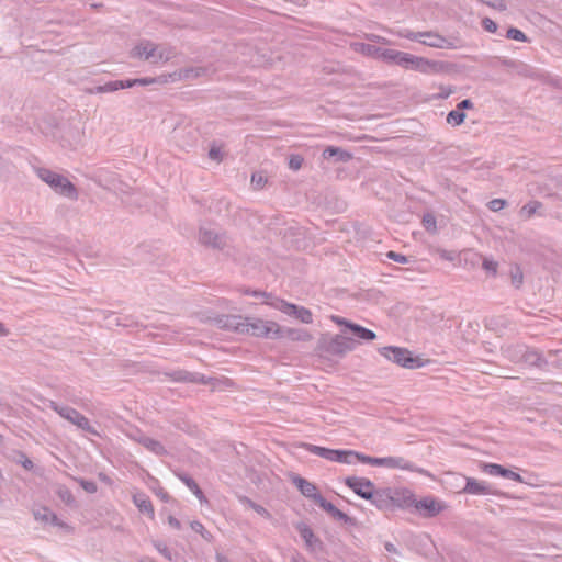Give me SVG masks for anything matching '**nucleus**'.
Instances as JSON below:
<instances>
[{
    "label": "nucleus",
    "instance_id": "4",
    "mask_svg": "<svg viewBox=\"0 0 562 562\" xmlns=\"http://www.w3.org/2000/svg\"><path fill=\"white\" fill-rule=\"evenodd\" d=\"M50 125L53 126L52 135L61 147L75 149L80 144L82 132L78 125L70 121L56 122L55 119H52Z\"/></svg>",
    "mask_w": 562,
    "mask_h": 562
},
{
    "label": "nucleus",
    "instance_id": "27",
    "mask_svg": "<svg viewBox=\"0 0 562 562\" xmlns=\"http://www.w3.org/2000/svg\"><path fill=\"white\" fill-rule=\"evenodd\" d=\"M522 362L540 370H549V359L546 358L538 349H530L527 346H525Z\"/></svg>",
    "mask_w": 562,
    "mask_h": 562
},
{
    "label": "nucleus",
    "instance_id": "48",
    "mask_svg": "<svg viewBox=\"0 0 562 562\" xmlns=\"http://www.w3.org/2000/svg\"><path fill=\"white\" fill-rule=\"evenodd\" d=\"M549 367L561 368L562 366V350H549L548 356Z\"/></svg>",
    "mask_w": 562,
    "mask_h": 562
},
{
    "label": "nucleus",
    "instance_id": "39",
    "mask_svg": "<svg viewBox=\"0 0 562 562\" xmlns=\"http://www.w3.org/2000/svg\"><path fill=\"white\" fill-rule=\"evenodd\" d=\"M238 501H239L243 505H245V506H247V507H249V508L254 509V510H255L257 514H259L260 516H262V517H265V518H270V517H271L270 513H269V512H268V510H267L262 505L255 503V502H254L252 499H250L248 496L239 495V496H238Z\"/></svg>",
    "mask_w": 562,
    "mask_h": 562
},
{
    "label": "nucleus",
    "instance_id": "23",
    "mask_svg": "<svg viewBox=\"0 0 562 562\" xmlns=\"http://www.w3.org/2000/svg\"><path fill=\"white\" fill-rule=\"evenodd\" d=\"M130 437L134 441H136L139 445H142L143 447H145L150 452L155 453L156 456H166L168 453L166 448L164 447V445L160 441L146 436L138 429H136L134 432L130 434Z\"/></svg>",
    "mask_w": 562,
    "mask_h": 562
},
{
    "label": "nucleus",
    "instance_id": "60",
    "mask_svg": "<svg viewBox=\"0 0 562 562\" xmlns=\"http://www.w3.org/2000/svg\"><path fill=\"white\" fill-rule=\"evenodd\" d=\"M207 155H209L210 159L218 161V162L222 161V159H223V154H222L221 148L215 145L211 146Z\"/></svg>",
    "mask_w": 562,
    "mask_h": 562
},
{
    "label": "nucleus",
    "instance_id": "41",
    "mask_svg": "<svg viewBox=\"0 0 562 562\" xmlns=\"http://www.w3.org/2000/svg\"><path fill=\"white\" fill-rule=\"evenodd\" d=\"M56 494L67 506L76 505V499L71 491L65 485H59L56 490Z\"/></svg>",
    "mask_w": 562,
    "mask_h": 562
},
{
    "label": "nucleus",
    "instance_id": "31",
    "mask_svg": "<svg viewBox=\"0 0 562 562\" xmlns=\"http://www.w3.org/2000/svg\"><path fill=\"white\" fill-rule=\"evenodd\" d=\"M176 475L199 498L201 503L207 502L203 491L191 475L184 472H177Z\"/></svg>",
    "mask_w": 562,
    "mask_h": 562
},
{
    "label": "nucleus",
    "instance_id": "53",
    "mask_svg": "<svg viewBox=\"0 0 562 562\" xmlns=\"http://www.w3.org/2000/svg\"><path fill=\"white\" fill-rule=\"evenodd\" d=\"M303 161L304 159L301 155L292 154L289 157L288 166L291 170L297 171L299 169H301Z\"/></svg>",
    "mask_w": 562,
    "mask_h": 562
},
{
    "label": "nucleus",
    "instance_id": "45",
    "mask_svg": "<svg viewBox=\"0 0 562 562\" xmlns=\"http://www.w3.org/2000/svg\"><path fill=\"white\" fill-rule=\"evenodd\" d=\"M215 380L216 379L205 376L204 374L199 372H191L190 383L213 385Z\"/></svg>",
    "mask_w": 562,
    "mask_h": 562
},
{
    "label": "nucleus",
    "instance_id": "9",
    "mask_svg": "<svg viewBox=\"0 0 562 562\" xmlns=\"http://www.w3.org/2000/svg\"><path fill=\"white\" fill-rule=\"evenodd\" d=\"M390 66H400L407 70H425L427 61L423 58L415 57L408 53L398 52L395 49H386L385 58L383 59Z\"/></svg>",
    "mask_w": 562,
    "mask_h": 562
},
{
    "label": "nucleus",
    "instance_id": "28",
    "mask_svg": "<svg viewBox=\"0 0 562 562\" xmlns=\"http://www.w3.org/2000/svg\"><path fill=\"white\" fill-rule=\"evenodd\" d=\"M323 158L333 162H348L352 159V154L341 147L327 146L324 148Z\"/></svg>",
    "mask_w": 562,
    "mask_h": 562
},
{
    "label": "nucleus",
    "instance_id": "12",
    "mask_svg": "<svg viewBox=\"0 0 562 562\" xmlns=\"http://www.w3.org/2000/svg\"><path fill=\"white\" fill-rule=\"evenodd\" d=\"M266 303L289 316L295 317L296 319L301 321L304 324L313 323L312 312L304 306H300V305L286 302L282 299H278V297H276L271 302H266Z\"/></svg>",
    "mask_w": 562,
    "mask_h": 562
},
{
    "label": "nucleus",
    "instance_id": "51",
    "mask_svg": "<svg viewBox=\"0 0 562 562\" xmlns=\"http://www.w3.org/2000/svg\"><path fill=\"white\" fill-rule=\"evenodd\" d=\"M535 78L537 79H540L541 81L546 82V83H550L559 89H562V87L560 86L559 83V79H554V78H551L549 76V74L547 72H537V71H533V72H530Z\"/></svg>",
    "mask_w": 562,
    "mask_h": 562
},
{
    "label": "nucleus",
    "instance_id": "55",
    "mask_svg": "<svg viewBox=\"0 0 562 562\" xmlns=\"http://www.w3.org/2000/svg\"><path fill=\"white\" fill-rule=\"evenodd\" d=\"M506 36L510 40H515V41H519V42L527 41L525 33L516 27H509L506 32Z\"/></svg>",
    "mask_w": 562,
    "mask_h": 562
},
{
    "label": "nucleus",
    "instance_id": "36",
    "mask_svg": "<svg viewBox=\"0 0 562 562\" xmlns=\"http://www.w3.org/2000/svg\"><path fill=\"white\" fill-rule=\"evenodd\" d=\"M505 357L510 360L512 362H522L524 360V352H525V345L517 344V345H510L507 346L505 349H503Z\"/></svg>",
    "mask_w": 562,
    "mask_h": 562
},
{
    "label": "nucleus",
    "instance_id": "1",
    "mask_svg": "<svg viewBox=\"0 0 562 562\" xmlns=\"http://www.w3.org/2000/svg\"><path fill=\"white\" fill-rule=\"evenodd\" d=\"M200 72H167L161 74L157 77H145L138 79H124L105 82L104 85H98L93 88L88 89L90 93H104L114 92L120 89L133 88L136 86L145 87L151 83L165 85L168 82H175L181 79L196 78Z\"/></svg>",
    "mask_w": 562,
    "mask_h": 562
},
{
    "label": "nucleus",
    "instance_id": "56",
    "mask_svg": "<svg viewBox=\"0 0 562 562\" xmlns=\"http://www.w3.org/2000/svg\"><path fill=\"white\" fill-rule=\"evenodd\" d=\"M389 259L393 260V261H396L398 263H408L411 262V257H407L403 254H400V252H395L393 250H390L386 252L385 255Z\"/></svg>",
    "mask_w": 562,
    "mask_h": 562
},
{
    "label": "nucleus",
    "instance_id": "34",
    "mask_svg": "<svg viewBox=\"0 0 562 562\" xmlns=\"http://www.w3.org/2000/svg\"><path fill=\"white\" fill-rule=\"evenodd\" d=\"M356 50L362 53L366 56L383 60L385 58L386 49L372 44L358 43L356 44Z\"/></svg>",
    "mask_w": 562,
    "mask_h": 562
},
{
    "label": "nucleus",
    "instance_id": "43",
    "mask_svg": "<svg viewBox=\"0 0 562 562\" xmlns=\"http://www.w3.org/2000/svg\"><path fill=\"white\" fill-rule=\"evenodd\" d=\"M166 375L175 382L190 383L191 372L187 370H175L167 372Z\"/></svg>",
    "mask_w": 562,
    "mask_h": 562
},
{
    "label": "nucleus",
    "instance_id": "42",
    "mask_svg": "<svg viewBox=\"0 0 562 562\" xmlns=\"http://www.w3.org/2000/svg\"><path fill=\"white\" fill-rule=\"evenodd\" d=\"M446 120L452 126H460L465 120V113L456 108L448 113Z\"/></svg>",
    "mask_w": 562,
    "mask_h": 562
},
{
    "label": "nucleus",
    "instance_id": "18",
    "mask_svg": "<svg viewBox=\"0 0 562 562\" xmlns=\"http://www.w3.org/2000/svg\"><path fill=\"white\" fill-rule=\"evenodd\" d=\"M317 505L336 521H340L344 525L350 527H356L358 525V520L355 517H350L342 510L338 509L331 502L327 501L324 496H318Z\"/></svg>",
    "mask_w": 562,
    "mask_h": 562
},
{
    "label": "nucleus",
    "instance_id": "46",
    "mask_svg": "<svg viewBox=\"0 0 562 562\" xmlns=\"http://www.w3.org/2000/svg\"><path fill=\"white\" fill-rule=\"evenodd\" d=\"M190 527L192 528L193 531L200 533L204 540H206L209 542L212 541V539H213L212 533L210 531H207L200 521H198V520L191 521Z\"/></svg>",
    "mask_w": 562,
    "mask_h": 562
},
{
    "label": "nucleus",
    "instance_id": "32",
    "mask_svg": "<svg viewBox=\"0 0 562 562\" xmlns=\"http://www.w3.org/2000/svg\"><path fill=\"white\" fill-rule=\"evenodd\" d=\"M133 502L142 514L148 515L150 518H154L155 510L153 503L145 493L135 494L133 496Z\"/></svg>",
    "mask_w": 562,
    "mask_h": 562
},
{
    "label": "nucleus",
    "instance_id": "13",
    "mask_svg": "<svg viewBox=\"0 0 562 562\" xmlns=\"http://www.w3.org/2000/svg\"><path fill=\"white\" fill-rule=\"evenodd\" d=\"M413 508L424 518H434L447 508V504L435 496H425L420 499L414 497Z\"/></svg>",
    "mask_w": 562,
    "mask_h": 562
},
{
    "label": "nucleus",
    "instance_id": "3",
    "mask_svg": "<svg viewBox=\"0 0 562 562\" xmlns=\"http://www.w3.org/2000/svg\"><path fill=\"white\" fill-rule=\"evenodd\" d=\"M36 173L38 178L47 183L56 193L70 200H77L78 190L76 186L65 176L47 168H38Z\"/></svg>",
    "mask_w": 562,
    "mask_h": 562
},
{
    "label": "nucleus",
    "instance_id": "64",
    "mask_svg": "<svg viewBox=\"0 0 562 562\" xmlns=\"http://www.w3.org/2000/svg\"><path fill=\"white\" fill-rule=\"evenodd\" d=\"M482 27L490 33H495L497 30V24L492 19L484 18L482 20Z\"/></svg>",
    "mask_w": 562,
    "mask_h": 562
},
{
    "label": "nucleus",
    "instance_id": "61",
    "mask_svg": "<svg viewBox=\"0 0 562 562\" xmlns=\"http://www.w3.org/2000/svg\"><path fill=\"white\" fill-rule=\"evenodd\" d=\"M456 91V88L452 86H440V92L434 98L436 99H447L450 94H452Z\"/></svg>",
    "mask_w": 562,
    "mask_h": 562
},
{
    "label": "nucleus",
    "instance_id": "24",
    "mask_svg": "<svg viewBox=\"0 0 562 562\" xmlns=\"http://www.w3.org/2000/svg\"><path fill=\"white\" fill-rule=\"evenodd\" d=\"M276 339L286 338L291 341H310L313 336L304 328L282 327L279 324L274 330Z\"/></svg>",
    "mask_w": 562,
    "mask_h": 562
},
{
    "label": "nucleus",
    "instance_id": "6",
    "mask_svg": "<svg viewBox=\"0 0 562 562\" xmlns=\"http://www.w3.org/2000/svg\"><path fill=\"white\" fill-rule=\"evenodd\" d=\"M379 352L387 360L406 369H417L425 364L422 358L414 356L412 351L403 347L386 346L379 348Z\"/></svg>",
    "mask_w": 562,
    "mask_h": 562
},
{
    "label": "nucleus",
    "instance_id": "2",
    "mask_svg": "<svg viewBox=\"0 0 562 562\" xmlns=\"http://www.w3.org/2000/svg\"><path fill=\"white\" fill-rule=\"evenodd\" d=\"M356 346L357 341L345 334L335 335L334 337L329 334H323L317 341L315 352L319 356L329 355L341 358L347 352L352 351Z\"/></svg>",
    "mask_w": 562,
    "mask_h": 562
},
{
    "label": "nucleus",
    "instance_id": "10",
    "mask_svg": "<svg viewBox=\"0 0 562 562\" xmlns=\"http://www.w3.org/2000/svg\"><path fill=\"white\" fill-rule=\"evenodd\" d=\"M331 321L341 328V333L363 341H372L376 338V334L359 324H356L345 317L333 315Z\"/></svg>",
    "mask_w": 562,
    "mask_h": 562
},
{
    "label": "nucleus",
    "instance_id": "11",
    "mask_svg": "<svg viewBox=\"0 0 562 562\" xmlns=\"http://www.w3.org/2000/svg\"><path fill=\"white\" fill-rule=\"evenodd\" d=\"M278 323L273 321H263L261 318L246 317L244 334L257 337V338H270L276 339L274 330Z\"/></svg>",
    "mask_w": 562,
    "mask_h": 562
},
{
    "label": "nucleus",
    "instance_id": "38",
    "mask_svg": "<svg viewBox=\"0 0 562 562\" xmlns=\"http://www.w3.org/2000/svg\"><path fill=\"white\" fill-rule=\"evenodd\" d=\"M359 454L360 452L355 450L335 449L331 461L345 464H352L353 460H348V457H356V459L358 460Z\"/></svg>",
    "mask_w": 562,
    "mask_h": 562
},
{
    "label": "nucleus",
    "instance_id": "50",
    "mask_svg": "<svg viewBox=\"0 0 562 562\" xmlns=\"http://www.w3.org/2000/svg\"><path fill=\"white\" fill-rule=\"evenodd\" d=\"M87 493L93 494L98 491V485L94 481H88L82 477L74 479Z\"/></svg>",
    "mask_w": 562,
    "mask_h": 562
},
{
    "label": "nucleus",
    "instance_id": "19",
    "mask_svg": "<svg viewBox=\"0 0 562 562\" xmlns=\"http://www.w3.org/2000/svg\"><path fill=\"white\" fill-rule=\"evenodd\" d=\"M317 505L336 521H340L344 525L350 527H356L358 525V520L355 517H350L342 510L338 509L331 502L327 501L324 496H318Z\"/></svg>",
    "mask_w": 562,
    "mask_h": 562
},
{
    "label": "nucleus",
    "instance_id": "35",
    "mask_svg": "<svg viewBox=\"0 0 562 562\" xmlns=\"http://www.w3.org/2000/svg\"><path fill=\"white\" fill-rule=\"evenodd\" d=\"M9 459L12 462L22 465L26 471H33L35 468L33 461L30 460L26 453L21 450L13 449L9 456Z\"/></svg>",
    "mask_w": 562,
    "mask_h": 562
},
{
    "label": "nucleus",
    "instance_id": "7",
    "mask_svg": "<svg viewBox=\"0 0 562 562\" xmlns=\"http://www.w3.org/2000/svg\"><path fill=\"white\" fill-rule=\"evenodd\" d=\"M49 407L60 417L76 425L78 428L93 436H100L98 430L90 424V420L76 408L70 406H61L54 401H50Z\"/></svg>",
    "mask_w": 562,
    "mask_h": 562
},
{
    "label": "nucleus",
    "instance_id": "17",
    "mask_svg": "<svg viewBox=\"0 0 562 562\" xmlns=\"http://www.w3.org/2000/svg\"><path fill=\"white\" fill-rule=\"evenodd\" d=\"M288 479L300 491V493L303 496L313 499L314 503L317 505L318 496L323 495L318 492V487L314 483L310 482L305 477L294 472H290L288 474Z\"/></svg>",
    "mask_w": 562,
    "mask_h": 562
},
{
    "label": "nucleus",
    "instance_id": "49",
    "mask_svg": "<svg viewBox=\"0 0 562 562\" xmlns=\"http://www.w3.org/2000/svg\"><path fill=\"white\" fill-rule=\"evenodd\" d=\"M542 203L539 201H530L522 206L521 212L525 213L527 217H530L536 214L539 209H542Z\"/></svg>",
    "mask_w": 562,
    "mask_h": 562
},
{
    "label": "nucleus",
    "instance_id": "16",
    "mask_svg": "<svg viewBox=\"0 0 562 562\" xmlns=\"http://www.w3.org/2000/svg\"><path fill=\"white\" fill-rule=\"evenodd\" d=\"M295 529L304 540L305 547L310 552L316 553L325 551L324 542L314 533L308 525L301 521L295 525Z\"/></svg>",
    "mask_w": 562,
    "mask_h": 562
},
{
    "label": "nucleus",
    "instance_id": "29",
    "mask_svg": "<svg viewBox=\"0 0 562 562\" xmlns=\"http://www.w3.org/2000/svg\"><path fill=\"white\" fill-rule=\"evenodd\" d=\"M383 461H384L383 467L393 468V469L398 468V469H403V470L418 472L422 474H427V471H425L423 469H418L414 463L405 460L402 457H385V458H383Z\"/></svg>",
    "mask_w": 562,
    "mask_h": 562
},
{
    "label": "nucleus",
    "instance_id": "25",
    "mask_svg": "<svg viewBox=\"0 0 562 562\" xmlns=\"http://www.w3.org/2000/svg\"><path fill=\"white\" fill-rule=\"evenodd\" d=\"M391 487L374 488L371 498H368L379 510L392 512Z\"/></svg>",
    "mask_w": 562,
    "mask_h": 562
},
{
    "label": "nucleus",
    "instance_id": "15",
    "mask_svg": "<svg viewBox=\"0 0 562 562\" xmlns=\"http://www.w3.org/2000/svg\"><path fill=\"white\" fill-rule=\"evenodd\" d=\"M344 483L355 494H357L359 497L366 501H368V498H371L372 492L375 488L374 483L367 477L347 476L345 477Z\"/></svg>",
    "mask_w": 562,
    "mask_h": 562
},
{
    "label": "nucleus",
    "instance_id": "37",
    "mask_svg": "<svg viewBox=\"0 0 562 562\" xmlns=\"http://www.w3.org/2000/svg\"><path fill=\"white\" fill-rule=\"evenodd\" d=\"M302 447L310 453L315 454L317 457L324 458L326 460L331 461L334 456V450L330 448L316 446L312 443H303Z\"/></svg>",
    "mask_w": 562,
    "mask_h": 562
},
{
    "label": "nucleus",
    "instance_id": "59",
    "mask_svg": "<svg viewBox=\"0 0 562 562\" xmlns=\"http://www.w3.org/2000/svg\"><path fill=\"white\" fill-rule=\"evenodd\" d=\"M479 1L491 7V8L497 9L499 11H505L507 9V5L504 0H479Z\"/></svg>",
    "mask_w": 562,
    "mask_h": 562
},
{
    "label": "nucleus",
    "instance_id": "44",
    "mask_svg": "<svg viewBox=\"0 0 562 562\" xmlns=\"http://www.w3.org/2000/svg\"><path fill=\"white\" fill-rule=\"evenodd\" d=\"M424 228L428 233H435L437 229V221L432 213H425L422 218Z\"/></svg>",
    "mask_w": 562,
    "mask_h": 562
},
{
    "label": "nucleus",
    "instance_id": "33",
    "mask_svg": "<svg viewBox=\"0 0 562 562\" xmlns=\"http://www.w3.org/2000/svg\"><path fill=\"white\" fill-rule=\"evenodd\" d=\"M419 43L430 47L443 48L449 44V41L434 32H422Z\"/></svg>",
    "mask_w": 562,
    "mask_h": 562
},
{
    "label": "nucleus",
    "instance_id": "26",
    "mask_svg": "<svg viewBox=\"0 0 562 562\" xmlns=\"http://www.w3.org/2000/svg\"><path fill=\"white\" fill-rule=\"evenodd\" d=\"M91 179L103 189L110 190L119 181L117 175L114 171L104 167H99L93 171Z\"/></svg>",
    "mask_w": 562,
    "mask_h": 562
},
{
    "label": "nucleus",
    "instance_id": "47",
    "mask_svg": "<svg viewBox=\"0 0 562 562\" xmlns=\"http://www.w3.org/2000/svg\"><path fill=\"white\" fill-rule=\"evenodd\" d=\"M358 462H361L363 464L374 465V467H383L384 461H383V458L371 457V456L360 452V454L358 456Z\"/></svg>",
    "mask_w": 562,
    "mask_h": 562
},
{
    "label": "nucleus",
    "instance_id": "30",
    "mask_svg": "<svg viewBox=\"0 0 562 562\" xmlns=\"http://www.w3.org/2000/svg\"><path fill=\"white\" fill-rule=\"evenodd\" d=\"M34 518L36 520L57 526L59 528H69V526L60 520L55 513L49 510L47 507H43L40 510L34 512Z\"/></svg>",
    "mask_w": 562,
    "mask_h": 562
},
{
    "label": "nucleus",
    "instance_id": "57",
    "mask_svg": "<svg viewBox=\"0 0 562 562\" xmlns=\"http://www.w3.org/2000/svg\"><path fill=\"white\" fill-rule=\"evenodd\" d=\"M498 263L493 259L484 258L482 268L492 276H496Z\"/></svg>",
    "mask_w": 562,
    "mask_h": 562
},
{
    "label": "nucleus",
    "instance_id": "58",
    "mask_svg": "<svg viewBox=\"0 0 562 562\" xmlns=\"http://www.w3.org/2000/svg\"><path fill=\"white\" fill-rule=\"evenodd\" d=\"M507 205V201L504 199H493L487 203V206L493 212H498Z\"/></svg>",
    "mask_w": 562,
    "mask_h": 562
},
{
    "label": "nucleus",
    "instance_id": "62",
    "mask_svg": "<svg viewBox=\"0 0 562 562\" xmlns=\"http://www.w3.org/2000/svg\"><path fill=\"white\" fill-rule=\"evenodd\" d=\"M398 35L401 37H405V38H408L411 41H416V42H419L420 37H422V32H413V31H409V30H403L398 33Z\"/></svg>",
    "mask_w": 562,
    "mask_h": 562
},
{
    "label": "nucleus",
    "instance_id": "63",
    "mask_svg": "<svg viewBox=\"0 0 562 562\" xmlns=\"http://www.w3.org/2000/svg\"><path fill=\"white\" fill-rule=\"evenodd\" d=\"M243 294L245 295H251L254 297H271V294L260 291V290H251L250 288L243 289Z\"/></svg>",
    "mask_w": 562,
    "mask_h": 562
},
{
    "label": "nucleus",
    "instance_id": "5",
    "mask_svg": "<svg viewBox=\"0 0 562 562\" xmlns=\"http://www.w3.org/2000/svg\"><path fill=\"white\" fill-rule=\"evenodd\" d=\"M175 53L171 48L162 45H155L150 42H140L131 52L132 57L147 60L153 65L159 64L160 61H167Z\"/></svg>",
    "mask_w": 562,
    "mask_h": 562
},
{
    "label": "nucleus",
    "instance_id": "40",
    "mask_svg": "<svg viewBox=\"0 0 562 562\" xmlns=\"http://www.w3.org/2000/svg\"><path fill=\"white\" fill-rule=\"evenodd\" d=\"M509 276L512 284L515 289H520L524 283V273L519 265L515 263L510 266Z\"/></svg>",
    "mask_w": 562,
    "mask_h": 562
},
{
    "label": "nucleus",
    "instance_id": "14",
    "mask_svg": "<svg viewBox=\"0 0 562 562\" xmlns=\"http://www.w3.org/2000/svg\"><path fill=\"white\" fill-rule=\"evenodd\" d=\"M246 317L241 315L221 314L212 318V323L220 329L244 334Z\"/></svg>",
    "mask_w": 562,
    "mask_h": 562
},
{
    "label": "nucleus",
    "instance_id": "20",
    "mask_svg": "<svg viewBox=\"0 0 562 562\" xmlns=\"http://www.w3.org/2000/svg\"><path fill=\"white\" fill-rule=\"evenodd\" d=\"M463 479L465 484L460 491L461 493L470 495H498V492L494 490L492 485L485 481H479L474 477L468 476H463Z\"/></svg>",
    "mask_w": 562,
    "mask_h": 562
},
{
    "label": "nucleus",
    "instance_id": "8",
    "mask_svg": "<svg viewBox=\"0 0 562 562\" xmlns=\"http://www.w3.org/2000/svg\"><path fill=\"white\" fill-rule=\"evenodd\" d=\"M199 241L205 247L222 251L225 256H233V247L225 233H218L211 228L201 227L199 231Z\"/></svg>",
    "mask_w": 562,
    "mask_h": 562
},
{
    "label": "nucleus",
    "instance_id": "22",
    "mask_svg": "<svg viewBox=\"0 0 562 562\" xmlns=\"http://www.w3.org/2000/svg\"><path fill=\"white\" fill-rule=\"evenodd\" d=\"M392 496V512L396 508L407 509L411 508L414 501V493L405 487H391Z\"/></svg>",
    "mask_w": 562,
    "mask_h": 562
},
{
    "label": "nucleus",
    "instance_id": "21",
    "mask_svg": "<svg viewBox=\"0 0 562 562\" xmlns=\"http://www.w3.org/2000/svg\"><path fill=\"white\" fill-rule=\"evenodd\" d=\"M480 468L483 472L492 476H502L504 479H509L519 483L524 482V479L519 473L514 472L513 470L498 463L482 462Z\"/></svg>",
    "mask_w": 562,
    "mask_h": 562
},
{
    "label": "nucleus",
    "instance_id": "52",
    "mask_svg": "<svg viewBox=\"0 0 562 562\" xmlns=\"http://www.w3.org/2000/svg\"><path fill=\"white\" fill-rule=\"evenodd\" d=\"M267 181L268 179L262 172H254L251 176V184L257 190L262 189Z\"/></svg>",
    "mask_w": 562,
    "mask_h": 562
},
{
    "label": "nucleus",
    "instance_id": "54",
    "mask_svg": "<svg viewBox=\"0 0 562 562\" xmlns=\"http://www.w3.org/2000/svg\"><path fill=\"white\" fill-rule=\"evenodd\" d=\"M153 546L157 549V551L162 554L166 559L172 560V553L171 550L159 540H153Z\"/></svg>",
    "mask_w": 562,
    "mask_h": 562
}]
</instances>
